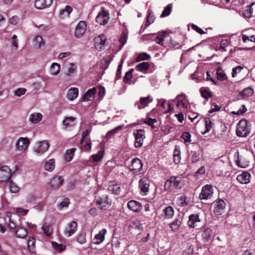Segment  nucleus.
<instances>
[{
  "mask_svg": "<svg viewBox=\"0 0 255 255\" xmlns=\"http://www.w3.org/2000/svg\"><path fill=\"white\" fill-rule=\"evenodd\" d=\"M250 128L247 120H241L237 126V135L240 137H246L250 133Z\"/></svg>",
  "mask_w": 255,
  "mask_h": 255,
  "instance_id": "1",
  "label": "nucleus"
},
{
  "mask_svg": "<svg viewBox=\"0 0 255 255\" xmlns=\"http://www.w3.org/2000/svg\"><path fill=\"white\" fill-rule=\"evenodd\" d=\"M110 19L109 10L102 7L96 16V21L100 25L107 24Z\"/></svg>",
  "mask_w": 255,
  "mask_h": 255,
  "instance_id": "2",
  "label": "nucleus"
},
{
  "mask_svg": "<svg viewBox=\"0 0 255 255\" xmlns=\"http://www.w3.org/2000/svg\"><path fill=\"white\" fill-rule=\"evenodd\" d=\"M107 36L103 34H100L94 39V46L98 51L104 50L107 45Z\"/></svg>",
  "mask_w": 255,
  "mask_h": 255,
  "instance_id": "3",
  "label": "nucleus"
},
{
  "mask_svg": "<svg viewBox=\"0 0 255 255\" xmlns=\"http://www.w3.org/2000/svg\"><path fill=\"white\" fill-rule=\"evenodd\" d=\"M49 146V144L46 140L38 141L35 144L33 151L36 154L40 155L48 150Z\"/></svg>",
  "mask_w": 255,
  "mask_h": 255,
  "instance_id": "4",
  "label": "nucleus"
},
{
  "mask_svg": "<svg viewBox=\"0 0 255 255\" xmlns=\"http://www.w3.org/2000/svg\"><path fill=\"white\" fill-rule=\"evenodd\" d=\"M176 107L182 111L186 110L189 105V102L187 96L184 94H181L177 96Z\"/></svg>",
  "mask_w": 255,
  "mask_h": 255,
  "instance_id": "5",
  "label": "nucleus"
},
{
  "mask_svg": "<svg viewBox=\"0 0 255 255\" xmlns=\"http://www.w3.org/2000/svg\"><path fill=\"white\" fill-rule=\"evenodd\" d=\"M213 194V187L211 185L207 184L202 187L199 198L201 200H207L211 198Z\"/></svg>",
  "mask_w": 255,
  "mask_h": 255,
  "instance_id": "6",
  "label": "nucleus"
},
{
  "mask_svg": "<svg viewBox=\"0 0 255 255\" xmlns=\"http://www.w3.org/2000/svg\"><path fill=\"white\" fill-rule=\"evenodd\" d=\"M135 137L134 146L136 148H139L143 145V140L145 136L143 129H138L133 133Z\"/></svg>",
  "mask_w": 255,
  "mask_h": 255,
  "instance_id": "7",
  "label": "nucleus"
},
{
  "mask_svg": "<svg viewBox=\"0 0 255 255\" xmlns=\"http://www.w3.org/2000/svg\"><path fill=\"white\" fill-rule=\"evenodd\" d=\"M87 30V24L84 21H80L76 25L74 35L77 38H81L83 36Z\"/></svg>",
  "mask_w": 255,
  "mask_h": 255,
  "instance_id": "8",
  "label": "nucleus"
},
{
  "mask_svg": "<svg viewBox=\"0 0 255 255\" xmlns=\"http://www.w3.org/2000/svg\"><path fill=\"white\" fill-rule=\"evenodd\" d=\"M29 144L30 141L28 138L21 137L18 138L15 144L16 148L18 151H24Z\"/></svg>",
  "mask_w": 255,
  "mask_h": 255,
  "instance_id": "9",
  "label": "nucleus"
},
{
  "mask_svg": "<svg viewBox=\"0 0 255 255\" xmlns=\"http://www.w3.org/2000/svg\"><path fill=\"white\" fill-rule=\"evenodd\" d=\"M10 169L6 165L0 166V182L8 180L11 176Z\"/></svg>",
  "mask_w": 255,
  "mask_h": 255,
  "instance_id": "10",
  "label": "nucleus"
},
{
  "mask_svg": "<svg viewBox=\"0 0 255 255\" xmlns=\"http://www.w3.org/2000/svg\"><path fill=\"white\" fill-rule=\"evenodd\" d=\"M53 0H35L34 7L38 9H43L49 7L52 4Z\"/></svg>",
  "mask_w": 255,
  "mask_h": 255,
  "instance_id": "11",
  "label": "nucleus"
},
{
  "mask_svg": "<svg viewBox=\"0 0 255 255\" xmlns=\"http://www.w3.org/2000/svg\"><path fill=\"white\" fill-rule=\"evenodd\" d=\"M152 101L153 99L150 96H148L146 97H141L140 101L135 103V106L138 109H143Z\"/></svg>",
  "mask_w": 255,
  "mask_h": 255,
  "instance_id": "12",
  "label": "nucleus"
},
{
  "mask_svg": "<svg viewBox=\"0 0 255 255\" xmlns=\"http://www.w3.org/2000/svg\"><path fill=\"white\" fill-rule=\"evenodd\" d=\"M77 223L75 221L70 222L65 230V235L69 237L73 235L77 230Z\"/></svg>",
  "mask_w": 255,
  "mask_h": 255,
  "instance_id": "13",
  "label": "nucleus"
},
{
  "mask_svg": "<svg viewBox=\"0 0 255 255\" xmlns=\"http://www.w3.org/2000/svg\"><path fill=\"white\" fill-rule=\"evenodd\" d=\"M142 167V164L141 160L138 158H134L132 160L129 168L134 172L139 171Z\"/></svg>",
  "mask_w": 255,
  "mask_h": 255,
  "instance_id": "14",
  "label": "nucleus"
},
{
  "mask_svg": "<svg viewBox=\"0 0 255 255\" xmlns=\"http://www.w3.org/2000/svg\"><path fill=\"white\" fill-rule=\"evenodd\" d=\"M96 92L97 88L95 87L88 90L83 96L82 100L87 102L93 100Z\"/></svg>",
  "mask_w": 255,
  "mask_h": 255,
  "instance_id": "15",
  "label": "nucleus"
},
{
  "mask_svg": "<svg viewBox=\"0 0 255 255\" xmlns=\"http://www.w3.org/2000/svg\"><path fill=\"white\" fill-rule=\"evenodd\" d=\"M251 174L248 172H243L238 175L237 180L241 184H246L250 182Z\"/></svg>",
  "mask_w": 255,
  "mask_h": 255,
  "instance_id": "16",
  "label": "nucleus"
},
{
  "mask_svg": "<svg viewBox=\"0 0 255 255\" xmlns=\"http://www.w3.org/2000/svg\"><path fill=\"white\" fill-rule=\"evenodd\" d=\"M128 207L130 210L134 212H138L142 209L141 204L134 200L129 201L128 203Z\"/></svg>",
  "mask_w": 255,
  "mask_h": 255,
  "instance_id": "17",
  "label": "nucleus"
},
{
  "mask_svg": "<svg viewBox=\"0 0 255 255\" xmlns=\"http://www.w3.org/2000/svg\"><path fill=\"white\" fill-rule=\"evenodd\" d=\"M249 158L246 155L238 156V160L237 161L238 166L245 168L249 166Z\"/></svg>",
  "mask_w": 255,
  "mask_h": 255,
  "instance_id": "18",
  "label": "nucleus"
},
{
  "mask_svg": "<svg viewBox=\"0 0 255 255\" xmlns=\"http://www.w3.org/2000/svg\"><path fill=\"white\" fill-rule=\"evenodd\" d=\"M173 187L181 188L184 185V181L181 177L172 176L170 177Z\"/></svg>",
  "mask_w": 255,
  "mask_h": 255,
  "instance_id": "19",
  "label": "nucleus"
},
{
  "mask_svg": "<svg viewBox=\"0 0 255 255\" xmlns=\"http://www.w3.org/2000/svg\"><path fill=\"white\" fill-rule=\"evenodd\" d=\"M43 116L39 113H33L30 114L28 121L32 124H36L39 123L42 119Z\"/></svg>",
  "mask_w": 255,
  "mask_h": 255,
  "instance_id": "20",
  "label": "nucleus"
},
{
  "mask_svg": "<svg viewBox=\"0 0 255 255\" xmlns=\"http://www.w3.org/2000/svg\"><path fill=\"white\" fill-rule=\"evenodd\" d=\"M106 232L107 231L105 229L101 230L98 234L95 235L93 239V243L98 245L102 243L104 240L105 235Z\"/></svg>",
  "mask_w": 255,
  "mask_h": 255,
  "instance_id": "21",
  "label": "nucleus"
},
{
  "mask_svg": "<svg viewBox=\"0 0 255 255\" xmlns=\"http://www.w3.org/2000/svg\"><path fill=\"white\" fill-rule=\"evenodd\" d=\"M149 186V181L146 178H141L139 182V187L140 188L141 191L144 193L148 191Z\"/></svg>",
  "mask_w": 255,
  "mask_h": 255,
  "instance_id": "22",
  "label": "nucleus"
},
{
  "mask_svg": "<svg viewBox=\"0 0 255 255\" xmlns=\"http://www.w3.org/2000/svg\"><path fill=\"white\" fill-rule=\"evenodd\" d=\"M78 94V89L77 88L72 87L68 90L67 94V98L70 101H73L77 98Z\"/></svg>",
  "mask_w": 255,
  "mask_h": 255,
  "instance_id": "23",
  "label": "nucleus"
},
{
  "mask_svg": "<svg viewBox=\"0 0 255 255\" xmlns=\"http://www.w3.org/2000/svg\"><path fill=\"white\" fill-rule=\"evenodd\" d=\"M63 182V179L61 176L54 177L50 182V186L53 188H58Z\"/></svg>",
  "mask_w": 255,
  "mask_h": 255,
  "instance_id": "24",
  "label": "nucleus"
},
{
  "mask_svg": "<svg viewBox=\"0 0 255 255\" xmlns=\"http://www.w3.org/2000/svg\"><path fill=\"white\" fill-rule=\"evenodd\" d=\"M225 205L226 203L223 200H220L214 207V213L218 215H220L224 209Z\"/></svg>",
  "mask_w": 255,
  "mask_h": 255,
  "instance_id": "25",
  "label": "nucleus"
},
{
  "mask_svg": "<svg viewBox=\"0 0 255 255\" xmlns=\"http://www.w3.org/2000/svg\"><path fill=\"white\" fill-rule=\"evenodd\" d=\"M212 236L213 232L212 229L207 228L203 231L202 234V238L204 242H208L211 239Z\"/></svg>",
  "mask_w": 255,
  "mask_h": 255,
  "instance_id": "26",
  "label": "nucleus"
},
{
  "mask_svg": "<svg viewBox=\"0 0 255 255\" xmlns=\"http://www.w3.org/2000/svg\"><path fill=\"white\" fill-rule=\"evenodd\" d=\"M34 46L37 48H40L44 45V41L40 35H35L33 39Z\"/></svg>",
  "mask_w": 255,
  "mask_h": 255,
  "instance_id": "27",
  "label": "nucleus"
},
{
  "mask_svg": "<svg viewBox=\"0 0 255 255\" xmlns=\"http://www.w3.org/2000/svg\"><path fill=\"white\" fill-rule=\"evenodd\" d=\"M164 218L166 219H171L174 214L173 208L171 206H168L163 209Z\"/></svg>",
  "mask_w": 255,
  "mask_h": 255,
  "instance_id": "28",
  "label": "nucleus"
},
{
  "mask_svg": "<svg viewBox=\"0 0 255 255\" xmlns=\"http://www.w3.org/2000/svg\"><path fill=\"white\" fill-rule=\"evenodd\" d=\"M200 221L199 216L197 214H192L189 217L188 225L190 227L194 228L195 227L196 223L199 222Z\"/></svg>",
  "mask_w": 255,
  "mask_h": 255,
  "instance_id": "29",
  "label": "nucleus"
},
{
  "mask_svg": "<svg viewBox=\"0 0 255 255\" xmlns=\"http://www.w3.org/2000/svg\"><path fill=\"white\" fill-rule=\"evenodd\" d=\"M75 118L73 117H65L63 121V125L65 127V128L72 127L74 126V121Z\"/></svg>",
  "mask_w": 255,
  "mask_h": 255,
  "instance_id": "30",
  "label": "nucleus"
},
{
  "mask_svg": "<svg viewBox=\"0 0 255 255\" xmlns=\"http://www.w3.org/2000/svg\"><path fill=\"white\" fill-rule=\"evenodd\" d=\"M60 65L57 63H53L50 68V73L52 75H58L60 71Z\"/></svg>",
  "mask_w": 255,
  "mask_h": 255,
  "instance_id": "31",
  "label": "nucleus"
},
{
  "mask_svg": "<svg viewBox=\"0 0 255 255\" xmlns=\"http://www.w3.org/2000/svg\"><path fill=\"white\" fill-rule=\"evenodd\" d=\"M75 150L76 148H75L69 149L66 150L64 155V160L65 161L69 162L73 159Z\"/></svg>",
  "mask_w": 255,
  "mask_h": 255,
  "instance_id": "32",
  "label": "nucleus"
},
{
  "mask_svg": "<svg viewBox=\"0 0 255 255\" xmlns=\"http://www.w3.org/2000/svg\"><path fill=\"white\" fill-rule=\"evenodd\" d=\"M45 169L48 171L51 172L55 168V160L52 158L47 161L44 166Z\"/></svg>",
  "mask_w": 255,
  "mask_h": 255,
  "instance_id": "33",
  "label": "nucleus"
},
{
  "mask_svg": "<svg viewBox=\"0 0 255 255\" xmlns=\"http://www.w3.org/2000/svg\"><path fill=\"white\" fill-rule=\"evenodd\" d=\"M42 230L43 233L47 237H49L52 233V229L49 223H45L42 227Z\"/></svg>",
  "mask_w": 255,
  "mask_h": 255,
  "instance_id": "34",
  "label": "nucleus"
},
{
  "mask_svg": "<svg viewBox=\"0 0 255 255\" xmlns=\"http://www.w3.org/2000/svg\"><path fill=\"white\" fill-rule=\"evenodd\" d=\"M149 67V64L147 62H143L137 64L135 67V69L137 71L145 72L148 69Z\"/></svg>",
  "mask_w": 255,
  "mask_h": 255,
  "instance_id": "35",
  "label": "nucleus"
},
{
  "mask_svg": "<svg viewBox=\"0 0 255 255\" xmlns=\"http://www.w3.org/2000/svg\"><path fill=\"white\" fill-rule=\"evenodd\" d=\"M254 94V90L251 87H248L244 89L240 93V95L243 98H248L252 96Z\"/></svg>",
  "mask_w": 255,
  "mask_h": 255,
  "instance_id": "36",
  "label": "nucleus"
},
{
  "mask_svg": "<svg viewBox=\"0 0 255 255\" xmlns=\"http://www.w3.org/2000/svg\"><path fill=\"white\" fill-rule=\"evenodd\" d=\"M16 236L19 238H24L27 235V231L26 229L19 227L16 231Z\"/></svg>",
  "mask_w": 255,
  "mask_h": 255,
  "instance_id": "37",
  "label": "nucleus"
},
{
  "mask_svg": "<svg viewBox=\"0 0 255 255\" xmlns=\"http://www.w3.org/2000/svg\"><path fill=\"white\" fill-rule=\"evenodd\" d=\"M72 11V8L70 6L67 5L64 9L61 10L60 11V16L62 18L68 17Z\"/></svg>",
  "mask_w": 255,
  "mask_h": 255,
  "instance_id": "38",
  "label": "nucleus"
},
{
  "mask_svg": "<svg viewBox=\"0 0 255 255\" xmlns=\"http://www.w3.org/2000/svg\"><path fill=\"white\" fill-rule=\"evenodd\" d=\"M133 71V69H130L126 73V74L123 78V81L125 83L130 84L131 80L132 78V72Z\"/></svg>",
  "mask_w": 255,
  "mask_h": 255,
  "instance_id": "39",
  "label": "nucleus"
},
{
  "mask_svg": "<svg viewBox=\"0 0 255 255\" xmlns=\"http://www.w3.org/2000/svg\"><path fill=\"white\" fill-rule=\"evenodd\" d=\"M181 224V221L179 219H176L169 224V226L172 231H176L179 229Z\"/></svg>",
  "mask_w": 255,
  "mask_h": 255,
  "instance_id": "40",
  "label": "nucleus"
},
{
  "mask_svg": "<svg viewBox=\"0 0 255 255\" xmlns=\"http://www.w3.org/2000/svg\"><path fill=\"white\" fill-rule=\"evenodd\" d=\"M251 5H248L246 9L243 11V15L246 18H251L252 16L253 9Z\"/></svg>",
  "mask_w": 255,
  "mask_h": 255,
  "instance_id": "41",
  "label": "nucleus"
},
{
  "mask_svg": "<svg viewBox=\"0 0 255 255\" xmlns=\"http://www.w3.org/2000/svg\"><path fill=\"white\" fill-rule=\"evenodd\" d=\"M35 239L32 237L29 238L28 241L27 245L29 251L31 253L35 252Z\"/></svg>",
  "mask_w": 255,
  "mask_h": 255,
  "instance_id": "42",
  "label": "nucleus"
},
{
  "mask_svg": "<svg viewBox=\"0 0 255 255\" xmlns=\"http://www.w3.org/2000/svg\"><path fill=\"white\" fill-rule=\"evenodd\" d=\"M96 203L101 206L100 208L102 210H106L111 206V204L107 202V201H104L102 199L100 200H97L96 201Z\"/></svg>",
  "mask_w": 255,
  "mask_h": 255,
  "instance_id": "43",
  "label": "nucleus"
},
{
  "mask_svg": "<svg viewBox=\"0 0 255 255\" xmlns=\"http://www.w3.org/2000/svg\"><path fill=\"white\" fill-rule=\"evenodd\" d=\"M200 92L202 96L207 100H208L212 97V93L207 89L201 88L200 89Z\"/></svg>",
  "mask_w": 255,
  "mask_h": 255,
  "instance_id": "44",
  "label": "nucleus"
},
{
  "mask_svg": "<svg viewBox=\"0 0 255 255\" xmlns=\"http://www.w3.org/2000/svg\"><path fill=\"white\" fill-rule=\"evenodd\" d=\"M217 79L221 81L226 80L227 76L225 73L222 70L218 69L216 72Z\"/></svg>",
  "mask_w": 255,
  "mask_h": 255,
  "instance_id": "45",
  "label": "nucleus"
},
{
  "mask_svg": "<svg viewBox=\"0 0 255 255\" xmlns=\"http://www.w3.org/2000/svg\"><path fill=\"white\" fill-rule=\"evenodd\" d=\"M76 66L74 63H69L67 68L66 75L71 76L75 71Z\"/></svg>",
  "mask_w": 255,
  "mask_h": 255,
  "instance_id": "46",
  "label": "nucleus"
},
{
  "mask_svg": "<svg viewBox=\"0 0 255 255\" xmlns=\"http://www.w3.org/2000/svg\"><path fill=\"white\" fill-rule=\"evenodd\" d=\"M172 5L169 4H168L166 7L164 8L162 12L160 15L161 17H164L169 15L171 11Z\"/></svg>",
  "mask_w": 255,
  "mask_h": 255,
  "instance_id": "47",
  "label": "nucleus"
},
{
  "mask_svg": "<svg viewBox=\"0 0 255 255\" xmlns=\"http://www.w3.org/2000/svg\"><path fill=\"white\" fill-rule=\"evenodd\" d=\"M205 122L206 126V130L203 133L204 134L209 131L212 128V123L211 119L209 118H205Z\"/></svg>",
  "mask_w": 255,
  "mask_h": 255,
  "instance_id": "48",
  "label": "nucleus"
},
{
  "mask_svg": "<svg viewBox=\"0 0 255 255\" xmlns=\"http://www.w3.org/2000/svg\"><path fill=\"white\" fill-rule=\"evenodd\" d=\"M181 137L184 140V143H190L191 141V135L189 132H183Z\"/></svg>",
  "mask_w": 255,
  "mask_h": 255,
  "instance_id": "49",
  "label": "nucleus"
},
{
  "mask_svg": "<svg viewBox=\"0 0 255 255\" xmlns=\"http://www.w3.org/2000/svg\"><path fill=\"white\" fill-rule=\"evenodd\" d=\"M154 21V17L153 14L151 12H148L145 23V27L148 26Z\"/></svg>",
  "mask_w": 255,
  "mask_h": 255,
  "instance_id": "50",
  "label": "nucleus"
},
{
  "mask_svg": "<svg viewBox=\"0 0 255 255\" xmlns=\"http://www.w3.org/2000/svg\"><path fill=\"white\" fill-rule=\"evenodd\" d=\"M164 188L165 190L171 191L174 187H173V184L171 178L167 180L164 184Z\"/></svg>",
  "mask_w": 255,
  "mask_h": 255,
  "instance_id": "51",
  "label": "nucleus"
},
{
  "mask_svg": "<svg viewBox=\"0 0 255 255\" xmlns=\"http://www.w3.org/2000/svg\"><path fill=\"white\" fill-rule=\"evenodd\" d=\"M103 156V153L102 151H99L97 154H93L91 158L95 162H97L100 160Z\"/></svg>",
  "mask_w": 255,
  "mask_h": 255,
  "instance_id": "52",
  "label": "nucleus"
},
{
  "mask_svg": "<svg viewBox=\"0 0 255 255\" xmlns=\"http://www.w3.org/2000/svg\"><path fill=\"white\" fill-rule=\"evenodd\" d=\"M150 57V56L149 54L146 53H141L138 55L136 61L138 62L142 60H148Z\"/></svg>",
  "mask_w": 255,
  "mask_h": 255,
  "instance_id": "53",
  "label": "nucleus"
},
{
  "mask_svg": "<svg viewBox=\"0 0 255 255\" xmlns=\"http://www.w3.org/2000/svg\"><path fill=\"white\" fill-rule=\"evenodd\" d=\"M144 123L151 126L152 128H155L156 127L154 124L157 123V120L155 119L148 118L145 120Z\"/></svg>",
  "mask_w": 255,
  "mask_h": 255,
  "instance_id": "54",
  "label": "nucleus"
},
{
  "mask_svg": "<svg viewBox=\"0 0 255 255\" xmlns=\"http://www.w3.org/2000/svg\"><path fill=\"white\" fill-rule=\"evenodd\" d=\"M177 204L181 207L186 206L187 204L186 203V197L184 196H181L177 199Z\"/></svg>",
  "mask_w": 255,
  "mask_h": 255,
  "instance_id": "55",
  "label": "nucleus"
},
{
  "mask_svg": "<svg viewBox=\"0 0 255 255\" xmlns=\"http://www.w3.org/2000/svg\"><path fill=\"white\" fill-rule=\"evenodd\" d=\"M242 39L244 42H246L247 41L255 42V36L254 35L249 36L246 34H243Z\"/></svg>",
  "mask_w": 255,
  "mask_h": 255,
  "instance_id": "56",
  "label": "nucleus"
},
{
  "mask_svg": "<svg viewBox=\"0 0 255 255\" xmlns=\"http://www.w3.org/2000/svg\"><path fill=\"white\" fill-rule=\"evenodd\" d=\"M81 147L82 150L84 151H90L91 150L92 145L91 142L83 143Z\"/></svg>",
  "mask_w": 255,
  "mask_h": 255,
  "instance_id": "57",
  "label": "nucleus"
},
{
  "mask_svg": "<svg viewBox=\"0 0 255 255\" xmlns=\"http://www.w3.org/2000/svg\"><path fill=\"white\" fill-rule=\"evenodd\" d=\"M243 69V68L241 66H237L236 67L233 68L232 73V77H236L237 74L240 73Z\"/></svg>",
  "mask_w": 255,
  "mask_h": 255,
  "instance_id": "58",
  "label": "nucleus"
},
{
  "mask_svg": "<svg viewBox=\"0 0 255 255\" xmlns=\"http://www.w3.org/2000/svg\"><path fill=\"white\" fill-rule=\"evenodd\" d=\"M9 189L11 192L16 193L19 190V187L14 183H9Z\"/></svg>",
  "mask_w": 255,
  "mask_h": 255,
  "instance_id": "59",
  "label": "nucleus"
},
{
  "mask_svg": "<svg viewBox=\"0 0 255 255\" xmlns=\"http://www.w3.org/2000/svg\"><path fill=\"white\" fill-rule=\"evenodd\" d=\"M77 241L78 243H79L81 244H83L86 243V234L82 233L80 234L77 237Z\"/></svg>",
  "mask_w": 255,
  "mask_h": 255,
  "instance_id": "60",
  "label": "nucleus"
},
{
  "mask_svg": "<svg viewBox=\"0 0 255 255\" xmlns=\"http://www.w3.org/2000/svg\"><path fill=\"white\" fill-rule=\"evenodd\" d=\"M26 92V89L25 88H18L14 91V95L17 97H20L24 95Z\"/></svg>",
  "mask_w": 255,
  "mask_h": 255,
  "instance_id": "61",
  "label": "nucleus"
},
{
  "mask_svg": "<svg viewBox=\"0 0 255 255\" xmlns=\"http://www.w3.org/2000/svg\"><path fill=\"white\" fill-rule=\"evenodd\" d=\"M98 90V96L100 99L102 98L105 94V89L104 87L99 86L97 88V91Z\"/></svg>",
  "mask_w": 255,
  "mask_h": 255,
  "instance_id": "62",
  "label": "nucleus"
},
{
  "mask_svg": "<svg viewBox=\"0 0 255 255\" xmlns=\"http://www.w3.org/2000/svg\"><path fill=\"white\" fill-rule=\"evenodd\" d=\"M221 108V107L216 105L215 104H212L211 105V109L209 111V113L210 114H212L215 112L219 111Z\"/></svg>",
  "mask_w": 255,
  "mask_h": 255,
  "instance_id": "63",
  "label": "nucleus"
},
{
  "mask_svg": "<svg viewBox=\"0 0 255 255\" xmlns=\"http://www.w3.org/2000/svg\"><path fill=\"white\" fill-rule=\"evenodd\" d=\"M165 33H163L162 34L158 35L156 39V43L162 45L163 44V41L164 40V37H165Z\"/></svg>",
  "mask_w": 255,
  "mask_h": 255,
  "instance_id": "64",
  "label": "nucleus"
}]
</instances>
